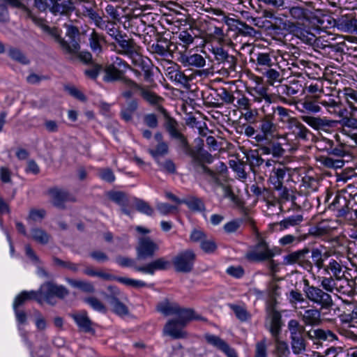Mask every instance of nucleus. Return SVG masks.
Listing matches in <instances>:
<instances>
[{
    "instance_id": "1",
    "label": "nucleus",
    "mask_w": 357,
    "mask_h": 357,
    "mask_svg": "<svg viewBox=\"0 0 357 357\" xmlns=\"http://www.w3.org/2000/svg\"><path fill=\"white\" fill-rule=\"evenodd\" d=\"M158 111L163 116L162 127L169 135V139L175 143L177 151L185 155L194 156L195 149L191 146L187 137L181 131L178 121L172 117L162 106H158Z\"/></svg>"
},
{
    "instance_id": "2",
    "label": "nucleus",
    "mask_w": 357,
    "mask_h": 357,
    "mask_svg": "<svg viewBox=\"0 0 357 357\" xmlns=\"http://www.w3.org/2000/svg\"><path fill=\"white\" fill-rule=\"evenodd\" d=\"M66 36L68 39L61 37V31L55 26L43 25V31L52 37L59 46L63 54L68 55H74L80 50L79 45V30L73 25L66 24Z\"/></svg>"
},
{
    "instance_id": "3",
    "label": "nucleus",
    "mask_w": 357,
    "mask_h": 357,
    "mask_svg": "<svg viewBox=\"0 0 357 357\" xmlns=\"http://www.w3.org/2000/svg\"><path fill=\"white\" fill-rule=\"evenodd\" d=\"M135 230L139 234L137 248V258L143 260L153 258L159 250V245L147 236L151 230L142 226L135 227Z\"/></svg>"
},
{
    "instance_id": "4",
    "label": "nucleus",
    "mask_w": 357,
    "mask_h": 357,
    "mask_svg": "<svg viewBox=\"0 0 357 357\" xmlns=\"http://www.w3.org/2000/svg\"><path fill=\"white\" fill-rule=\"evenodd\" d=\"M128 70H132V69L121 58L116 57L112 63L105 68L104 80L107 82L121 80L124 86H130L132 80L125 77V73Z\"/></svg>"
},
{
    "instance_id": "5",
    "label": "nucleus",
    "mask_w": 357,
    "mask_h": 357,
    "mask_svg": "<svg viewBox=\"0 0 357 357\" xmlns=\"http://www.w3.org/2000/svg\"><path fill=\"white\" fill-rule=\"evenodd\" d=\"M290 333L291 346L294 354L298 355L306 350L305 330L296 319H291L288 323Z\"/></svg>"
},
{
    "instance_id": "6",
    "label": "nucleus",
    "mask_w": 357,
    "mask_h": 357,
    "mask_svg": "<svg viewBox=\"0 0 357 357\" xmlns=\"http://www.w3.org/2000/svg\"><path fill=\"white\" fill-rule=\"evenodd\" d=\"M276 299L273 298L266 309L265 327L270 332L273 337L280 336L283 326L282 314L276 310Z\"/></svg>"
},
{
    "instance_id": "7",
    "label": "nucleus",
    "mask_w": 357,
    "mask_h": 357,
    "mask_svg": "<svg viewBox=\"0 0 357 357\" xmlns=\"http://www.w3.org/2000/svg\"><path fill=\"white\" fill-rule=\"evenodd\" d=\"M153 64L148 57L144 56L142 54H135V81L153 84Z\"/></svg>"
},
{
    "instance_id": "8",
    "label": "nucleus",
    "mask_w": 357,
    "mask_h": 357,
    "mask_svg": "<svg viewBox=\"0 0 357 357\" xmlns=\"http://www.w3.org/2000/svg\"><path fill=\"white\" fill-rule=\"evenodd\" d=\"M256 238L257 243L254 249L246 254V258L255 262H261L273 258L275 253L273 250L269 248L268 243L257 230H256Z\"/></svg>"
},
{
    "instance_id": "9",
    "label": "nucleus",
    "mask_w": 357,
    "mask_h": 357,
    "mask_svg": "<svg viewBox=\"0 0 357 357\" xmlns=\"http://www.w3.org/2000/svg\"><path fill=\"white\" fill-rule=\"evenodd\" d=\"M304 282L305 284V293L308 300L321 305L323 309L328 310L333 306V302L329 294L317 287L310 285L307 280H305Z\"/></svg>"
},
{
    "instance_id": "10",
    "label": "nucleus",
    "mask_w": 357,
    "mask_h": 357,
    "mask_svg": "<svg viewBox=\"0 0 357 357\" xmlns=\"http://www.w3.org/2000/svg\"><path fill=\"white\" fill-rule=\"evenodd\" d=\"M154 85V82L144 84L142 82L135 81V96L151 106H155L158 110L164 99L153 91Z\"/></svg>"
},
{
    "instance_id": "11",
    "label": "nucleus",
    "mask_w": 357,
    "mask_h": 357,
    "mask_svg": "<svg viewBox=\"0 0 357 357\" xmlns=\"http://www.w3.org/2000/svg\"><path fill=\"white\" fill-rule=\"evenodd\" d=\"M40 286L43 301L51 305L55 303L54 296L63 299L69 294V290L66 287L58 285L51 281L45 282Z\"/></svg>"
},
{
    "instance_id": "12",
    "label": "nucleus",
    "mask_w": 357,
    "mask_h": 357,
    "mask_svg": "<svg viewBox=\"0 0 357 357\" xmlns=\"http://www.w3.org/2000/svg\"><path fill=\"white\" fill-rule=\"evenodd\" d=\"M196 255L192 250H186L178 253L172 259L176 272L190 273L192 271Z\"/></svg>"
},
{
    "instance_id": "13",
    "label": "nucleus",
    "mask_w": 357,
    "mask_h": 357,
    "mask_svg": "<svg viewBox=\"0 0 357 357\" xmlns=\"http://www.w3.org/2000/svg\"><path fill=\"white\" fill-rule=\"evenodd\" d=\"M310 252V249L305 247L301 250L292 252L284 257V265L298 264L308 272L312 271V263L307 258V255Z\"/></svg>"
},
{
    "instance_id": "14",
    "label": "nucleus",
    "mask_w": 357,
    "mask_h": 357,
    "mask_svg": "<svg viewBox=\"0 0 357 357\" xmlns=\"http://www.w3.org/2000/svg\"><path fill=\"white\" fill-rule=\"evenodd\" d=\"M130 6H132V4H130ZM105 11L112 20L118 21L121 20L124 29L128 31L130 30V31L132 32L134 17V8L132 6H126L123 8L122 11L123 13L121 18H119V13L117 8L112 5H107L105 8Z\"/></svg>"
},
{
    "instance_id": "15",
    "label": "nucleus",
    "mask_w": 357,
    "mask_h": 357,
    "mask_svg": "<svg viewBox=\"0 0 357 357\" xmlns=\"http://www.w3.org/2000/svg\"><path fill=\"white\" fill-rule=\"evenodd\" d=\"M212 53L218 64L229 71H236L237 58L229 54L223 47H213Z\"/></svg>"
},
{
    "instance_id": "16",
    "label": "nucleus",
    "mask_w": 357,
    "mask_h": 357,
    "mask_svg": "<svg viewBox=\"0 0 357 357\" xmlns=\"http://www.w3.org/2000/svg\"><path fill=\"white\" fill-rule=\"evenodd\" d=\"M153 137L154 140L156 142V144L153 148L149 149L148 152L155 162H159V160H160L162 157L169 154V144L165 141L164 135L160 131L156 132Z\"/></svg>"
},
{
    "instance_id": "17",
    "label": "nucleus",
    "mask_w": 357,
    "mask_h": 357,
    "mask_svg": "<svg viewBox=\"0 0 357 357\" xmlns=\"http://www.w3.org/2000/svg\"><path fill=\"white\" fill-rule=\"evenodd\" d=\"M259 150L261 151L262 155L271 154L274 158L282 157L285 150L282 148V144L273 139V137H268L266 142H257Z\"/></svg>"
},
{
    "instance_id": "18",
    "label": "nucleus",
    "mask_w": 357,
    "mask_h": 357,
    "mask_svg": "<svg viewBox=\"0 0 357 357\" xmlns=\"http://www.w3.org/2000/svg\"><path fill=\"white\" fill-rule=\"evenodd\" d=\"M139 14H135V26H137V32H135V54H142L140 50L145 46L151 38L148 33H144L146 31L144 23L142 17L138 16Z\"/></svg>"
},
{
    "instance_id": "19",
    "label": "nucleus",
    "mask_w": 357,
    "mask_h": 357,
    "mask_svg": "<svg viewBox=\"0 0 357 357\" xmlns=\"http://www.w3.org/2000/svg\"><path fill=\"white\" fill-rule=\"evenodd\" d=\"M49 195L51 196L53 205L59 208L64 209L66 202H76L75 197L65 190L52 188L49 190Z\"/></svg>"
},
{
    "instance_id": "20",
    "label": "nucleus",
    "mask_w": 357,
    "mask_h": 357,
    "mask_svg": "<svg viewBox=\"0 0 357 357\" xmlns=\"http://www.w3.org/2000/svg\"><path fill=\"white\" fill-rule=\"evenodd\" d=\"M202 142V141H201ZM202 145L197 147V149H195V155L190 156L192 158V164L195 168V170L197 173L203 174L202 169L199 167L200 166H205L204 165V162L211 164L213 160V155L207 151H202Z\"/></svg>"
},
{
    "instance_id": "21",
    "label": "nucleus",
    "mask_w": 357,
    "mask_h": 357,
    "mask_svg": "<svg viewBox=\"0 0 357 357\" xmlns=\"http://www.w3.org/2000/svg\"><path fill=\"white\" fill-rule=\"evenodd\" d=\"M259 128L261 133L257 134L254 138L257 142H266L268 137L273 136L276 131V125L268 116H265L261 120Z\"/></svg>"
},
{
    "instance_id": "22",
    "label": "nucleus",
    "mask_w": 357,
    "mask_h": 357,
    "mask_svg": "<svg viewBox=\"0 0 357 357\" xmlns=\"http://www.w3.org/2000/svg\"><path fill=\"white\" fill-rule=\"evenodd\" d=\"M170 266L169 261L164 257H159L146 265L139 266L135 269L142 273L153 275L155 271H165L169 268Z\"/></svg>"
},
{
    "instance_id": "23",
    "label": "nucleus",
    "mask_w": 357,
    "mask_h": 357,
    "mask_svg": "<svg viewBox=\"0 0 357 357\" xmlns=\"http://www.w3.org/2000/svg\"><path fill=\"white\" fill-rule=\"evenodd\" d=\"M185 325L180 324L176 319H169L164 326L163 333L171 336L174 339H181L187 337V332L183 331Z\"/></svg>"
},
{
    "instance_id": "24",
    "label": "nucleus",
    "mask_w": 357,
    "mask_h": 357,
    "mask_svg": "<svg viewBox=\"0 0 357 357\" xmlns=\"http://www.w3.org/2000/svg\"><path fill=\"white\" fill-rule=\"evenodd\" d=\"M70 316L75 321L80 331L94 333V329L92 327L93 322L89 319L86 311L71 313Z\"/></svg>"
},
{
    "instance_id": "25",
    "label": "nucleus",
    "mask_w": 357,
    "mask_h": 357,
    "mask_svg": "<svg viewBox=\"0 0 357 357\" xmlns=\"http://www.w3.org/2000/svg\"><path fill=\"white\" fill-rule=\"evenodd\" d=\"M73 9L70 0H52L50 10L54 15H68Z\"/></svg>"
},
{
    "instance_id": "26",
    "label": "nucleus",
    "mask_w": 357,
    "mask_h": 357,
    "mask_svg": "<svg viewBox=\"0 0 357 357\" xmlns=\"http://www.w3.org/2000/svg\"><path fill=\"white\" fill-rule=\"evenodd\" d=\"M211 176H212V181L213 184L220 187L224 191V197L229 199L234 204L238 206H243V202L236 195H234L231 186L223 183L220 179H218L215 175L209 172Z\"/></svg>"
},
{
    "instance_id": "27",
    "label": "nucleus",
    "mask_w": 357,
    "mask_h": 357,
    "mask_svg": "<svg viewBox=\"0 0 357 357\" xmlns=\"http://www.w3.org/2000/svg\"><path fill=\"white\" fill-rule=\"evenodd\" d=\"M179 61L184 66L188 67L202 68L206 64L204 58L198 54L192 55L181 54Z\"/></svg>"
},
{
    "instance_id": "28",
    "label": "nucleus",
    "mask_w": 357,
    "mask_h": 357,
    "mask_svg": "<svg viewBox=\"0 0 357 357\" xmlns=\"http://www.w3.org/2000/svg\"><path fill=\"white\" fill-rule=\"evenodd\" d=\"M107 197L121 207L122 211L128 215H130V211L126 208L128 204V199L126 193L121 191H109L107 192Z\"/></svg>"
},
{
    "instance_id": "29",
    "label": "nucleus",
    "mask_w": 357,
    "mask_h": 357,
    "mask_svg": "<svg viewBox=\"0 0 357 357\" xmlns=\"http://www.w3.org/2000/svg\"><path fill=\"white\" fill-rule=\"evenodd\" d=\"M302 119L306 123L315 130H323L325 128L332 127L334 123L333 121L311 116H303Z\"/></svg>"
},
{
    "instance_id": "30",
    "label": "nucleus",
    "mask_w": 357,
    "mask_h": 357,
    "mask_svg": "<svg viewBox=\"0 0 357 357\" xmlns=\"http://www.w3.org/2000/svg\"><path fill=\"white\" fill-rule=\"evenodd\" d=\"M275 112L278 116L279 122L283 124L287 130L294 122L298 120L297 118L291 115V113H292L291 110L283 107L278 106Z\"/></svg>"
},
{
    "instance_id": "31",
    "label": "nucleus",
    "mask_w": 357,
    "mask_h": 357,
    "mask_svg": "<svg viewBox=\"0 0 357 357\" xmlns=\"http://www.w3.org/2000/svg\"><path fill=\"white\" fill-rule=\"evenodd\" d=\"M200 168L202 169L203 174L206 176V179L210 183H213V181L212 176H211L209 172H212L218 179H220V177L223 176L225 173L227 172V167L222 162H220L214 169H211L207 166H200L199 169Z\"/></svg>"
},
{
    "instance_id": "32",
    "label": "nucleus",
    "mask_w": 357,
    "mask_h": 357,
    "mask_svg": "<svg viewBox=\"0 0 357 357\" xmlns=\"http://www.w3.org/2000/svg\"><path fill=\"white\" fill-rule=\"evenodd\" d=\"M205 339L208 344L221 350L227 356L228 355V354H230L231 352L234 351V349L231 348L225 340H223L218 336L206 334L205 335Z\"/></svg>"
},
{
    "instance_id": "33",
    "label": "nucleus",
    "mask_w": 357,
    "mask_h": 357,
    "mask_svg": "<svg viewBox=\"0 0 357 357\" xmlns=\"http://www.w3.org/2000/svg\"><path fill=\"white\" fill-rule=\"evenodd\" d=\"M288 130L294 135L296 139L306 141L308 139V135L310 134L309 130L298 120L294 122Z\"/></svg>"
},
{
    "instance_id": "34",
    "label": "nucleus",
    "mask_w": 357,
    "mask_h": 357,
    "mask_svg": "<svg viewBox=\"0 0 357 357\" xmlns=\"http://www.w3.org/2000/svg\"><path fill=\"white\" fill-rule=\"evenodd\" d=\"M302 320L305 325L319 326L321 323V312L317 309L306 310L302 315Z\"/></svg>"
},
{
    "instance_id": "35",
    "label": "nucleus",
    "mask_w": 357,
    "mask_h": 357,
    "mask_svg": "<svg viewBox=\"0 0 357 357\" xmlns=\"http://www.w3.org/2000/svg\"><path fill=\"white\" fill-rule=\"evenodd\" d=\"M175 45L171 43L168 39L160 37L157 40V43L152 45V49L154 53L160 56H165L167 53L172 52L171 46Z\"/></svg>"
},
{
    "instance_id": "36",
    "label": "nucleus",
    "mask_w": 357,
    "mask_h": 357,
    "mask_svg": "<svg viewBox=\"0 0 357 357\" xmlns=\"http://www.w3.org/2000/svg\"><path fill=\"white\" fill-rule=\"evenodd\" d=\"M275 22L271 23L268 28H271L273 30H281L288 31L291 33L297 24L290 22L289 20H284L281 17H274Z\"/></svg>"
},
{
    "instance_id": "37",
    "label": "nucleus",
    "mask_w": 357,
    "mask_h": 357,
    "mask_svg": "<svg viewBox=\"0 0 357 357\" xmlns=\"http://www.w3.org/2000/svg\"><path fill=\"white\" fill-rule=\"evenodd\" d=\"M52 265L56 268L68 270L73 273L79 271V264L73 263L69 260H63L56 256L52 257Z\"/></svg>"
},
{
    "instance_id": "38",
    "label": "nucleus",
    "mask_w": 357,
    "mask_h": 357,
    "mask_svg": "<svg viewBox=\"0 0 357 357\" xmlns=\"http://www.w3.org/2000/svg\"><path fill=\"white\" fill-rule=\"evenodd\" d=\"M65 280L71 287L79 289L84 292L93 293L95 291V288L93 284L89 282L81 280H75L70 278H65Z\"/></svg>"
},
{
    "instance_id": "39",
    "label": "nucleus",
    "mask_w": 357,
    "mask_h": 357,
    "mask_svg": "<svg viewBox=\"0 0 357 357\" xmlns=\"http://www.w3.org/2000/svg\"><path fill=\"white\" fill-rule=\"evenodd\" d=\"M195 312L192 309L190 308H181L180 306L178 307V312H176L177 320L180 321L181 325H187V324L192 319H199V317L195 315Z\"/></svg>"
},
{
    "instance_id": "40",
    "label": "nucleus",
    "mask_w": 357,
    "mask_h": 357,
    "mask_svg": "<svg viewBox=\"0 0 357 357\" xmlns=\"http://www.w3.org/2000/svg\"><path fill=\"white\" fill-rule=\"evenodd\" d=\"M286 175L284 168L274 169L273 174L269 177V181L273 185L274 190L280 189L283 186V181Z\"/></svg>"
},
{
    "instance_id": "41",
    "label": "nucleus",
    "mask_w": 357,
    "mask_h": 357,
    "mask_svg": "<svg viewBox=\"0 0 357 357\" xmlns=\"http://www.w3.org/2000/svg\"><path fill=\"white\" fill-rule=\"evenodd\" d=\"M310 252L312 266L314 265L319 270L324 268L325 266L324 262L325 259L328 257V254L327 252L323 253L318 248H312L310 250Z\"/></svg>"
},
{
    "instance_id": "42",
    "label": "nucleus",
    "mask_w": 357,
    "mask_h": 357,
    "mask_svg": "<svg viewBox=\"0 0 357 357\" xmlns=\"http://www.w3.org/2000/svg\"><path fill=\"white\" fill-rule=\"evenodd\" d=\"M183 204L188 206L190 210L194 212H204L206 211L205 204L203 200L197 197H190L185 199Z\"/></svg>"
},
{
    "instance_id": "43",
    "label": "nucleus",
    "mask_w": 357,
    "mask_h": 357,
    "mask_svg": "<svg viewBox=\"0 0 357 357\" xmlns=\"http://www.w3.org/2000/svg\"><path fill=\"white\" fill-rule=\"evenodd\" d=\"M31 238L40 244L45 245L48 243L51 236L45 230L35 227L31 230Z\"/></svg>"
},
{
    "instance_id": "44",
    "label": "nucleus",
    "mask_w": 357,
    "mask_h": 357,
    "mask_svg": "<svg viewBox=\"0 0 357 357\" xmlns=\"http://www.w3.org/2000/svg\"><path fill=\"white\" fill-rule=\"evenodd\" d=\"M318 160L325 167L330 169H340L344 165V161L342 159H334L329 156L321 155Z\"/></svg>"
},
{
    "instance_id": "45",
    "label": "nucleus",
    "mask_w": 357,
    "mask_h": 357,
    "mask_svg": "<svg viewBox=\"0 0 357 357\" xmlns=\"http://www.w3.org/2000/svg\"><path fill=\"white\" fill-rule=\"evenodd\" d=\"M235 24H234L237 30L238 33L242 36H255V30L253 27L248 25L245 22L239 20L230 19Z\"/></svg>"
},
{
    "instance_id": "46",
    "label": "nucleus",
    "mask_w": 357,
    "mask_h": 357,
    "mask_svg": "<svg viewBox=\"0 0 357 357\" xmlns=\"http://www.w3.org/2000/svg\"><path fill=\"white\" fill-rule=\"evenodd\" d=\"M229 307L233 310L236 317L239 321L245 322L251 319V314L246 310L245 307L236 304H229Z\"/></svg>"
},
{
    "instance_id": "47",
    "label": "nucleus",
    "mask_w": 357,
    "mask_h": 357,
    "mask_svg": "<svg viewBox=\"0 0 357 357\" xmlns=\"http://www.w3.org/2000/svg\"><path fill=\"white\" fill-rule=\"evenodd\" d=\"M326 274L332 275L335 278H340V276H344L342 266L335 260H332L328 265L323 268Z\"/></svg>"
},
{
    "instance_id": "48",
    "label": "nucleus",
    "mask_w": 357,
    "mask_h": 357,
    "mask_svg": "<svg viewBox=\"0 0 357 357\" xmlns=\"http://www.w3.org/2000/svg\"><path fill=\"white\" fill-rule=\"evenodd\" d=\"M116 41L119 43L121 48L119 52L128 56L132 60V62H134V45L132 40H126L119 38V40H116Z\"/></svg>"
},
{
    "instance_id": "49",
    "label": "nucleus",
    "mask_w": 357,
    "mask_h": 357,
    "mask_svg": "<svg viewBox=\"0 0 357 357\" xmlns=\"http://www.w3.org/2000/svg\"><path fill=\"white\" fill-rule=\"evenodd\" d=\"M178 305L176 303H171L166 301L158 305L157 309L159 312L165 316L176 314L178 312Z\"/></svg>"
},
{
    "instance_id": "50",
    "label": "nucleus",
    "mask_w": 357,
    "mask_h": 357,
    "mask_svg": "<svg viewBox=\"0 0 357 357\" xmlns=\"http://www.w3.org/2000/svg\"><path fill=\"white\" fill-rule=\"evenodd\" d=\"M303 220L302 215H296L289 217L280 222L275 223V225H280V230H283L289 228V227H294L298 225Z\"/></svg>"
},
{
    "instance_id": "51",
    "label": "nucleus",
    "mask_w": 357,
    "mask_h": 357,
    "mask_svg": "<svg viewBox=\"0 0 357 357\" xmlns=\"http://www.w3.org/2000/svg\"><path fill=\"white\" fill-rule=\"evenodd\" d=\"M328 335L333 336V333L330 331H328L326 333L321 329H315L305 331V336L313 341L317 340H326L328 337Z\"/></svg>"
},
{
    "instance_id": "52",
    "label": "nucleus",
    "mask_w": 357,
    "mask_h": 357,
    "mask_svg": "<svg viewBox=\"0 0 357 357\" xmlns=\"http://www.w3.org/2000/svg\"><path fill=\"white\" fill-rule=\"evenodd\" d=\"M247 161L248 162L251 169L254 171L255 167H260L264 162V160L259 155L258 151H250L246 155Z\"/></svg>"
},
{
    "instance_id": "53",
    "label": "nucleus",
    "mask_w": 357,
    "mask_h": 357,
    "mask_svg": "<svg viewBox=\"0 0 357 357\" xmlns=\"http://www.w3.org/2000/svg\"><path fill=\"white\" fill-rule=\"evenodd\" d=\"M291 34L300 38L303 42L306 43H311L315 37L314 34L304 31L298 26V24L296 25Z\"/></svg>"
},
{
    "instance_id": "54",
    "label": "nucleus",
    "mask_w": 357,
    "mask_h": 357,
    "mask_svg": "<svg viewBox=\"0 0 357 357\" xmlns=\"http://www.w3.org/2000/svg\"><path fill=\"white\" fill-rule=\"evenodd\" d=\"M257 70H260L261 72V74L267 78V82L271 85H273L274 82L276 81H280V73L278 70L271 68V67L268 68H257Z\"/></svg>"
},
{
    "instance_id": "55",
    "label": "nucleus",
    "mask_w": 357,
    "mask_h": 357,
    "mask_svg": "<svg viewBox=\"0 0 357 357\" xmlns=\"http://www.w3.org/2000/svg\"><path fill=\"white\" fill-rule=\"evenodd\" d=\"M8 56L14 61L23 64L29 63V60L26 56L17 48L10 47L8 51Z\"/></svg>"
},
{
    "instance_id": "56",
    "label": "nucleus",
    "mask_w": 357,
    "mask_h": 357,
    "mask_svg": "<svg viewBox=\"0 0 357 357\" xmlns=\"http://www.w3.org/2000/svg\"><path fill=\"white\" fill-rule=\"evenodd\" d=\"M273 339L275 344L277 357L288 356L290 352L287 343L284 341L280 340V336L273 337Z\"/></svg>"
},
{
    "instance_id": "57",
    "label": "nucleus",
    "mask_w": 357,
    "mask_h": 357,
    "mask_svg": "<svg viewBox=\"0 0 357 357\" xmlns=\"http://www.w3.org/2000/svg\"><path fill=\"white\" fill-rule=\"evenodd\" d=\"M135 210L148 216H151L154 213V209L150 206V204L148 202L142 199L136 198Z\"/></svg>"
},
{
    "instance_id": "58",
    "label": "nucleus",
    "mask_w": 357,
    "mask_h": 357,
    "mask_svg": "<svg viewBox=\"0 0 357 357\" xmlns=\"http://www.w3.org/2000/svg\"><path fill=\"white\" fill-rule=\"evenodd\" d=\"M102 40H103L102 36L98 33L95 30H93L89 37V45L94 52L99 53L101 52L102 47L100 42Z\"/></svg>"
},
{
    "instance_id": "59",
    "label": "nucleus",
    "mask_w": 357,
    "mask_h": 357,
    "mask_svg": "<svg viewBox=\"0 0 357 357\" xmlns=\"http://www.w3.org/2000/svg\"><path fill=\"white\" fill-rule=\"evenodd\" d=\"M326 144L329 146V147L326 149L328 155H332L337 158H343L346 155L347 152L342 146L333 147L334 143L333 140L327 139Z\"/></svg>"
},
{
    "instance_id": "60",
    "label": "nucleus",
    "mask_w": 357,
    "mask_h": 357,
    "mask_svg": "<svg viewBox=\"0 0 357 357\" xmlns=\"http://www.w3.org/2000/svg\"><path fill=\"white\" fill-rule=\"evenodd\" d=\"M110 304L113 308V311L120 315H126L128 314V310L127 307L120 302L116 298L112 297L110 301Z\"/></svg>"
},
{
    "instance_id": "61",
    "label": "nucleus",
    "mask_w": 357,
    "mask_h": 357,
    "mask_svg": "<svg viewBox=\"0 0 357 357\" xmlns=\"http://www.w3.org/2000/svg\"><path fill=\"white\" fill-rule=\"evenodd\" d=\"M123 85L121 97L125 100V104L130 105V104H133L134 101L132 100V96L134 94V82L132 81V85L130 86H127Z\"/></svg>"
},
{
    "instance_id": "62",
    "label": "nucleus",
    "mask_w": 357,
    "mask_h": 357,
    "mask_svg": "<svg viewBox=\"0 0 357 357\" xmlns=\"http://www.w3.org/2000/svg\"><path fill=\"white\" fill-rule=\"evenodd\" d=\"M257 65L261 66V68H268L272 67V61L270 54L268 53H259L257 56Z\"/></svg>"
},
{
    "instance_id": "63",
    "label": "nucleus",
    "mask_w": 357,
    "mask_h": 357,
    "mask_svg": "<svg viewBox=\"0 0 357 357\" xmlns=\"http://www.w3.org/2000/svg\"><path fill=\"white\" fill-rule=\"evenodd\" d=\"M160 169L168 174H176V167L175 163L173 162L172 159H167L164 162L160 161L156 162Z\"/></svg>"
},
{
    "instance_id": "64",
    "label": "nucleus",
    "mask_w": 357,
    "mask_h": 357,
    "mask_svg": "<svg viewBox=\"0 0 357 357\" xmlns=\"http://www.w3.org/2000/svg\"><path fill=\"white\" fill-rule=\"evenodd\" d=\"M342 127H347L357 130V119L354 117L353 112H350L348 117L341 119L339 121Z\"/></svg>"
}]
</instances>
